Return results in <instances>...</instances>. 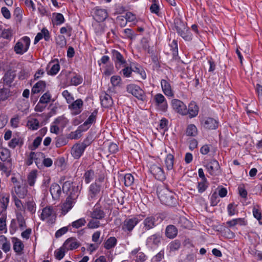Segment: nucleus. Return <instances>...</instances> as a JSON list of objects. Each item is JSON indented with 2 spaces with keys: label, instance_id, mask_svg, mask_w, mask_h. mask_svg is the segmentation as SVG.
I'll return each instance as SVG.
<instances>
[{
  "label": "nucleus",
  "instance_id": "nucleus-1",
  "mask_svg": "<svg viewBox=\"0 0 262 262\" xmlns=\"http://www.w3.org/2000/svg\"><path fill=\"white\" fill-rule=\"evenodd\" d=\"M63 191L67 193L69 192V195L66 199L65 202L62 204V211L65 213L69 212L74 206L75 200L78 196L79 192L77 188H73L71 183L65 182L62 186Z\"/></svg>",
  "mask_w": 262,
  "mask_h": 262
},
{
  "label": "nucleus",
  "instance_id": "nucleus-2",
  "mask_svg": "<svg viewBox=\"0 0 262 262\" xmlns=\"http://www.w3.org/2000/svg\"><path fill=\"white\" fill-rule=\"evenodd\" d=\"M158 196L161 203L165 205L172 207L177 203L175 194L167 188H164L158 191Z\"/></svg>",
  "mask_w": 262,
  "mask_h": 262
},
{
  "label": "nucleus",
  "instance_id": "nucleus-3",
  "mask_svg": "<svg viewBox=\"0 0 262 262\" xmlns=\"http://www.w3.org/2000/svg\"><path fill=\"white\" fill-rule=\"evenodd\" d=\"M160 216L157 214H150L146 216L140 225L142 233H144L154 229L160 222Z\"/></svg>",
  "mask_w": 262,
  "mask_h": 262
},
{
  "label": "nucleus",
  "instance_id": "nucleus-4",
  "mask_svg": "<svg viewBox=\"0 0 262 262\" xmlns=\"http://www.w3.org/2000/svg\"><path fill=\"white\" fill-rule=\"evenodd\" d=\"M126 92L136 97L138 100L146 101L147 96L145 91L138 85L130 83L126 85Z\"/></svg>",
  "mask_w": 262,
  "mask_h": 262
},
{
  "label": "nucleus",
  "instance_id": "nucleus-5",
  "mask_svg": "<svg viewBox=\"0 0 262 262\" xmlns=\"http://www.w3.org/2000/svg\"><path fill=\"white\" fill-rule=\"evenodd\" d=\"M31 40L28 36H23L16 42L13 47L15 53L19 55H22L26 53L30 47Z\"/></svg>",
  "mask_w": 262,
  "mask_h": 262
},
{
  "label": "nucleus",
  "instance_id": "nucleus-6",
  "mask_svg": "<svg viewBox=\"0 0 262 262\" xmlns=\"http://www.w3.org/2000/svg\"><path fill=\"white\" fill-rule=\"evenodd\" d=\"M142 215L133 216L127 217L123 221L121 225L122 230L125 232L128 233L132 232L135 226L142 220Z\"/></svg>",
  "mask_w": 262,
  "mask_h": 262
},
{
  "label": "nucleus",
  "instance_id": "nucleus-7",
  "mask_svg": "<svg viewBox=\"0 0 262 262\" xmlns=\"http://www.w3.org/2000/svg\"><path fill=\"white\" fill-rule=\"evenodd\" d=\"M40 218L42 221H46L48 224L54 223L56 219V214L53 207L48 206L43 208Z\"/></svg>",
  "mask_w": 262,
  "mask_h": 262
},
{
  "label": "nucleus",
  "instance_id": "nucleus-8",
  "mask_svg": "<svg viewBox=\"0 0 262 262\" xmlns=\"http://www.w3.org/2000/svg\"><path fill=\"white\" fill-rule=\"evenodd\" d=\"M90 144L88 139H86L81 143L74 144L71 149V154L74 159H79L83 154L86 147Z\"/></svg>",
  "mask_w": 262,
  "mask_h": 262
},
{
  "label": "nucleus",
  "instance_id": "nucleus-9",
  "mask_svg": "<svg viewBox=\"0 0 262 262\" xmlns=\"http://www.w3.org/2000/svg\"><path fill=\"white\" fill-rule=\"evenodd\" d=\"M154 102L156 109L159 111L162 112L167 111L168 108L167 101L162 94L158 93L154 96Z\"/></svg>",
  "mask_w": 262,
  "mask_h": 262
},
{
  "label": "nucleus",
  "instance_id": "nucleus-10",
  "mask_svg": "<svg viewBox=\"0 0 262 262\" xmlns=\"http://www.w3.org/2000/svg\"><path fill=\"white\" fill-rule=\"evenodd\" d=\"M149 170L156 179L162 181L166 179L165 173L161 166L156 164H151Z\"/></svg>",
  "mask_w": 262,
  "mask_h": 262
},
{
  "label": "nucleus",
  "instance_id": "nucleus-11",
  "mask_svg": "<svg viewBox=\"0 0 262 262\" xmlns=\"http://www.w3.org/2000/svg\"><path fill=\"white\" fill-rule=\"evenodd\" d=\"M112 54V58L114 62L116 69H120L125 66V64L126 63V60L119 51L113 50Z\"/></svg>",
  "mask_w": 262,
  "mask_h": 262
},
{
  "label": "nucleus",
  "instance_id": "nucleus-12",
  "mask_svg": "<svg viewBox=\"0 0 262 262\" xmlns=\"http://www.w3.org/2000/svg\"><path fill=\"white\" fill-rule=\"evenodd\" d=\"M171 107L177 113L185 116L187 115V108L186 105L181 100L174 99L171 101Z\"/></svg>",
  "mask_w": 262,
  "mask_h": 262
},
{
  "label": "nucleus",
  "instance_id": "nucleus-13",
  "mask_svg": "<svg viewBox=\"0 0 262 262\" xmlns=\"http://www.w3.org/2000/svg\"><path fill=\"white\" fill-rule=\"evenodd\" d=\"M161 236L159 233H156L148 236L146 240V246L149 249L157 248L160 245Z\"/></svg>",
  "mask_w": 262,
  "mask_h": 262
},
{
  "label": "nucleus",
  "instance_id": "nucleus-14",
  "mask_svg": "<svg viewBox=\"0 0 262 262\" xmlns=\"http://www.w3.org/2000/svg\"><path fill=\"white\" fill-rule=\"evenodd\" d=\"M129 258L135 262H144L147 256L141 251V248L138 247L133 249L129 253Z\"/></svg>",
  "mask_w": 262,
  "mask_h": 262
},
{
  "label": "nucleus",
  "instance_id": "nucleus-15",
  "mask_svg": "<svg viewBox=\"0 0 262 262\" xmlns=\"http://www.w3.org/2000/svg\"><path fill=\"white\" fill-rule=\"evenodd\" d=\"M205 167L211 176H218L221 172L219 163L216 160H211L206 164Z\"/></svg>",
  "mask_w": 262,
  "mask_h": 262
},
{
  "label": "nucleus",
  "instance_id": "nucleus-16",
  "mask_svg": "<svg viewBox=\"0 0 262 262\" xmlns=\"http://www.w3.org/2000/svg\"><path fill=\"white\" fill-rule=\"evenodd\" d=\"M97 182L91 184L89 188L88 199L92 201L97 198L100 191L103 189Z\"/></svg>",
  "mask_w": 262,
  "mask_h": 262
},
{
  "label": "nucleus",
  "instance_id": "nucleus-17",
  "mask_svg": "<svg viewBox=\"0 0 262 262\" xmlns=\"http://www.w3.org/2000/svg\"><path fill=\"white\" fill-rule=\"evenodd\" d=\"M83 104L82 100L80 99H78L70 103L69 105V108L71 110L73 115H77L81 112Z\"/></svg>",
  "mask_w": 262,
  "mask_h": 262
},
{
  "label": "nucleus",
  "instance_id": "nucleus-18",
  "mask_svg": "<svg viewBox=\"0 0 262 262\" xmlns=\"http://www.w3.org/2000/svg\"><path fill=\"white\" fill-rule=\"evenodd\" d=\"M66 123V119L63 117H59L52 123L50 127V132L52 133L58 134L60 127H63Z\"/></svg>",
  "mask_w": 262,
  "mask_h": 262
},
{
  "label": "nucleus",
  "instance_id": "nucleus-19",
  "mask_svg": "<svg viewBox=\"0 0 262 262\" xmlns=\"http://www.w3.org/2000/svg\"><path fill=\"white\" fill-rule=\"evenodd\" d=\"M161 86L163 93L167 97H173L174 92L169 80L162 79Z\"/></svg>",
  "mask_w": 262,
  "mask_h": 262
},
{
  "label": "nucleus",
  "instance_id": "nucleus-20",
  "mask_svg": "<svg viewBox=\"0 0 262 262\" xmlns=\"http://www.w3.org/2000/svg\"><path fill=\"white\" fill-rule=\"evenodd\" d=\"M203 126L208 129H215L219 126V122L212 118H206L202 122Z\"/></svg>",
  "mask_w": 262,
  "mask_h": 262
},
{
  "label": "nucleus",
  "instance_id": "nucleus-21",
  "mask_svg": "<svg viewBox=\"0 0 262 262\" xmlns=\"http://www.w3.org/2000/svg\"><path fill=\"white\" fill-rule=\"evenodd\" d=\"M12 169V160H9L6 162H0V171L2 174H5L7 177H9L11 172Z\"/></svg>",
  "mask_w": 262,
  "mask_h": 262
},
{
  "label": "nucleus",
  "instance_id": "nucleus-22",
  "mask_svg": "<svg viewBox=\"0 0 262 262\" xmlns=\"http://www.w3.org/2000/svg\"><path fill=\"white\" fill-rule=\"evenodd\" d=\"M11 239L13 243V250L15 252L18 254L22 253L25 247L23 242L16 237H13Z\"/></svg>",
  "mask_w": 262,
  "mask_h": 262
},
{
  "label": "nucleus",
  "instance_id": "nucleus-23",
  "mask_svg": "<svg viewBox=\"0 0 262 262\" xmlns=\"http://www.w3.org/2000/svg\"><path fill=\"white\" fill-rule=\"evenodd\" d=\"M108 17V13L106 10L99 8H96L95 12V20L103 21Z\"/></svg>",
  "mask_w": 262,
  "mask_h": 262
},
{
  "label": "nucleus",
  "instance_id": "nucleus-24",
  "mask_svg": "<svg viewBox=\"0 0 262 262\" xmlns=\"http://www.w3.org/2000/svg\"><path fill=\"white\" fill-rule=\"evenodd\" d=\"M64 247L68 251L72 250L77 248L80 244L77 239L73 238L67 239L63 244Z\"/></svg>",
  "mask_w": 262,
  "mask_h": 262
},
{
  "label": "nucleus",
  "instance_id": "nucleus-25",
  "mask_svg": "<svg viewBox=\"0 0 262 262\" xmlns=\"http://www.w3.org/2000/svg\"><path fill=\"white\" fill-rule=\"evenodd\" d=\"M177 33L185 40L189 41L192 39V35L189 29L183 26V28L177 27Z\"/></svg>",
  "mask_w": 262,
  "mask_h": 262
},
{
  "label": "nucleus",
  "instance_id": "nucleus-26",
  "mask_svg": "<svg viewBox=\"0 0 262 262\" xmlns=\"http://www.w3.org/2000/svg\"><path fill=\"white\" fill-rule=\"evenodd\" d=\"M43 38L46 41H49L50 38L49 32L45 28H43L40 32L37 34L34 39V43L36 44Z\"/></svg>",
  "mask_w": 262,
  "mask_h": 262
},
{
  "label": "nucleus",
  "instance_id": "nucleus-27",
  "mask_svg": "<svg viewBox=\"0 0 262 262\" xmlns=\"http://www.w3.org/2000/svg\"><path fill=\"white\" fill-rule=\"evenodd\" d=\"M50 191L54 200L58 199L61 193V188L57 183H53L52 184Z\"/></svg>",
  "mask_w": 262,
  "mask_h": 262
},
{
  "label": "nucleus",
  "instance_id": "nucleus-28",
  "mask_svg": "<svg viewBox=\"0 0 262 262\" xmlns=\"http://www.w3.org/2000/svg\"><path fill=\"white\" fill-rule=\"evenodd\" d=\"M95 119L96 114H95V113H93L88 117L87 120L79 126V128H80L82 131L86 130L90 127L92 124L95 121Z\"/></svg>",
  "mask_w": 262,
  "mask_h": 262
},
{
  "label": "nucleus",
  "instance_id": "nucleus-29",
  "mask_svg": "<svg viewBox=\"0 0 262 262\" xmlns=\"http://www.w3.org/2000/svg\"><path fill=\"white\" fill-rule=\"evenodd\" d=\"M0 248L5 253L8 252L11 249L10 241L3 235H0Z\"/></svg>",
  "mask_w": 262,
  "mask_h": 262
},
{
  "label": "nucleus",
  "instance_id": "nucleus-30",
  "mask_svg": "<svg viewBox=\"0 0 262 262\" xmlns=\"http://www.w3.org/2000/svg\"><path fill=\"white\" fill-rule=\"evenodd\" d=\"M248 224V222L245 218H237L234 219L230 221L227 222V225L229 227H232L236 225L239 226H246Z\"/></svg>",
  "mask_w": 262,
  "mask_h": 262
},
{
  "label": "nucleus",
  "instance_id": "nucleus-31",
  "mask_svg": "<svg viewBox=\"0 0 262 262\" xmlns=\"http://www.w3.org/2000/svg\"><path fill=\"white\" fill-rule=\"evenodd\" d=\"M100 100L102 106L105 108H108L113 104L111 96L106 93L100 96Z\"/></svg>",
  "mask_w": 262,
  "mask_h": 262
},
{
  "label": "nucleus",
  "instance_id": "nucleus-32",
  "mask_svg": "<svg viewBox=\"0 0 262 262\" xmlns=\"http://www.w3.org/2000/svg\"><path fill=\"white\" fill-rule=\"evenodd\" d=\"M102 22L95 20L92 24L93 28L97 35H101L104 32L105 25Z\"/></svg>",
  "mask_w": 262,
  "mask_h": 262
},
{
  "label": "nucleus",
  "instance_id": "nucleus-33",
  "mask_svg": "<svg viewBox=\"0 0 262 262\" xmlns=\"http://www.w3.org/2000/svg\"><path fill=\"white\" fill-rule=\"evenodd\" d=\"M14 188L15 193L19 198L24 199L27 195L28 190L25 186L16 185L14 187Z\"/></svg>",
  "mask_w": 262,
  "mask_h": 262
},
{
  "label": "nucleus",
  "instance_id": "nucleus-34",
  "mask_svg": "<svg viewBox=\"0 0 262 262\" xmlns=\"http://www.w3.org/2000/svg\"><path fill=\"white\" fill-rule=\"evenodd\" d=\"M187 114L189 115V117L190 118L196 117L199 113V107L196 104L191 101L188 105V108L187 109Z\"/></svg>",
  "mask_w": 262,
  "mask_h": 262
},
{
  "label": "nucleus",
  "instance_id": "nucleus-35",
  "mask_svg": "<svg viewBox=\"0 0 262 262\" xmlns=\"http://www.w3.org/2000/svg\"><path fill=\"white\" fill-rule=\"evenodd\" d=\"M105 215L104 211L98 206H95L91 213L92 218L96 220L102 219Z\"/></svg>",
  "mask_w": 262,
  "mask_h": 262
},
{
  "label": "nucleus",
  "instance_id": "nucleus-36",
  "mask_svg": "<svg viewBox=\"0 0 262 262\" xmlns=\"http://www.w3.org/2000/svg\"><path fill=\"white\" fill-rule=\"evenodd\" d=\"M24 143L23 139L19 137H13L9 142L8 146L10 148L14 149L17 146L21 147Z\"/></svg>",
  "mask_w": 262,
  "mask_h": 262
},
{
  "label": "nucleus",
  "instance_id": "nucleus-37",
  "mask_svg": "<svg viewBox=\"0 0 262 262\" xmlns=\"http://www.w3.org/2000/svg\"><path fill=\"white\" fill-rule=\"evenodd\" d=\"M46 86V82L43 81H39L36 83L32 88V93L37 94L43 92Z\"/></svg>",
  "mask_w": 262,
  "mask_h": 262
},
{
  "label": "nucleus",
  "instance_id": "nucleus-38",
  "mask_svg": "<svg viewBox=\"0 0 262 262\" xmlns=\"http://www.w3.org/2000/svg\"><path fill=\"white\" fill-rule=\"evenodd\" d=\"M64 18L61 13H54L53 14L52 22L54 25H60L64 22Z\"/></svg>",
  "mask_w": 262,
  "mask_h": 262
},
{
  "label": "nucleus",
  "instance_id": "nucleus-39",
  "mask_svg": "<svg viewBox=\"0 0 262 262\" xmlns=\"http://www.w3.org/2000/svg\"><path fill=\"white\" fill-rule=\"evenodd\" d=\"M16 217L18 227L21 230H24L27 227L24 217L20 212H18L16 213Z\"/></svg>",
  "mask_w": 262,
  "mask_h": 262
},
{
  "label": "nucleus",
  "instance_id": "nucleus-40",
  "mask_svg": "<svg viewBox=\"0 0 262 262\" xmlns=\"http://www.w3.org/2000/svg\"><path fill=\"white\" fill-rule=\"evenodd\" d=\"M9 194L0 195V207L2 208V210H6L9 203Z\"/></svg>",
  "mask_w": 262,
  "mask_h": 262
},
{
  "label": "nucleus",
  "instance_id": "nucleus-41",
  "mask_svg": "<svg viewBox=\"0 0 262 262\" xmlns=\"http://www.w3.org/2000/svg\"><path fill=\"white\" fill-rule=\"evenodd\" d=\"M178 233L177 228L173 225H169L166 227L165 231L166 236L169 238H173Z\"/></svg>",
  "mask_w": 262,
  "mask_h": 262
},
{
  "label": "nucleus",
  "instance_id": "nucleus-42",
  "mask_svg": "<svg viewBox=\"0 0 262 262\" xmlns=\"http://www.w3.org/2000/svg\"><path fill=\"white\" fill-rule=\"evenodd\" d=\"M117 238L114 236H111L107 239L104 243V247L106 249L109 250L115 247L117 245Z\"/></svg>",
  "mask_w": 262,
  "mask_h": 262
},
{
  "label": "nucleus",
  "instance_id": "nucleus-43",
  "mask_svg": "<svg viewBox=\"0 0 262 262\" xmlns=\"http://www.w3.org/2000/svg\"><path fill=\"white\" fill-rule=\"evenodd\" d=\"M28 127L32 130H37L39 127V122L37 119L30 117L27 121Z\"/></svg>",
  "mask_w": 262,
  "mask_h": 262
},
{
  "label": "nucleus",
  "instance_id": "nucleus-44",
  "mask_svg": "<svg viewBox=\"0 0 262 262\" xmlns=\"http://www.w3.org/2000/svg\"><path fill=\"white\" fill-rule=\"evenodd\" d=\"M37 177V171L36 170H32L27 177V182L30 186H33L36 182Z\"/></svg>",
  "mask_w": 262,
  "mask_h": 262
},
{
  "label": "nucleus",
  "instance_id": "nucleus-45",
  "mask_svg": "<svg viewBox=\"0 0 262 262\" xmlns=\"http://www.w3.org/2000/svg\"><path fill=\"white\" fill-rule=\"evenodd\" d=\"M24 208L31 214H34L36 210V205L33 200H29L26 202Z\"/></svg>",
  "mask_w": 262,
  "mask_h": 262
},
{
  "label": "nucleus",
  "instance_id": "nucleus-46",
  "mask_svg": "<svg viewBox=\"0 0 262 262\" xmlns=\"http://www.w3.org/2000/svg\"><path fill=\"white\" fill-rule=\"evenodd\" d=\"M174 156L170 154L167 155L165 159V167L168 170H170L173 167Z\"/></svg>",
  "mask_w": 262,
  "mask_h": 262
},
{
  "label": "nucleus",
  "instance_id": "nucleus-47",
  "mask_svg": "<svg viewBox=\"0 0 262 262\" xmlns=\"http://www.w3.org/2000/svg\"><path fill=\"white\" fill-rule=\"evenodd\" d=\"M198 134V129L195 125L189 124L186 128V135L187 136L195 137Z\"/></svg>",
  "mask_w": 262,
  "mask_h": 262
},
{
  "label": "nucleus",
  "instance_id": "nucleus-48",
  "mask_svg": "<svg viewBox=\"0 0 262 262\" xmlns=\"http://www.w3.org/2000/svg\"><path fill=\"white\" fill-rule=\"evenodd\" d=\"M0 159L3 162H6L9 160H11L10 158V151L7 148H1Z\"/></svg>",
  "mask_w": 262,
  "mask_h": 262
},
{
  "label": "nucleus",
  "instance_id": "nucleus-49",
  "mask_svg": "<svg viewBox=\"0 0 262 262\" xmlns=\"http://www.w3.org/2000/svg\"><path fill=\"white\" fill-rule=\"evenodd\" d=\"M66 252H67V250L62 245L54 251L55 257L58 260H61L64 256Z\"/></svg>",
  "mask_w": 262,
  "mask_h": 262
},
{
  "label": "nucleus",
  "instance_id": "nucleus-50",
  "mask_svg": "<svg viewBox=\"0 0 262 262\" xmlns=\"http://www.w3.org/2000/svg\"><path fill=\"white\" fill-rule=\"evenodd\" d=\"M95 177V172L93 170H88L85 171L83 178L86 184L90 183Z\"/></svg>",
  "mask_w": 262,
  "mask_h": 262
},
{
  "label": "nucleus",
  "instance_id": "nucleus-51",
  "mask_svg": "<svg viewBox=\"0 0 262 262\" xmlns=\"http://www.w3.org/2000/svg\"><path fill=\"white\" fill-rule=\"evenodd\" d=\"M151 5L150 7V11L152 13L158 14L160 11V5L159 0H151Z\"/></svg>",
  "mask_w": 262,
  "mask_h": 262
},
{
  "label": "nucleus",
  "instance_id": "nucleus-52",
  "mask_svg": "<svg viewBox=\"0 0 262 262\" xmlns=\"http://www.w3.org/2000/svg\"><path fill=\"white\" fill-rule=\"evenodd\" d=\"M208 186L209 184L207 180H201V182L198 183L197 189L198 192L200 193H202L207 189Z\"/></svg>",
  "mask_w": 262,
  "mask_h": 262
},
{
  "label": "nucleus",
  "instance_id": "nucleus-53",
  "mask_svg": "<svg viewBox=\"0 0 262 262\" xmlns=\"http://www.w3.org/2000/svg\"><path fill=\"white\" fill-rule=\"evenodd\" d=\"M13 31L11 28L6 29L3 30L1 37L4 39L10 40L13 36Z\"/></svg>",
  "mask_w": 262,
  "mask_h": 262
},
{
  "label": "nucleus",
  "instance_id": "nucleus-54",
  "mask_svg": "<svg viewBox=\"0 0 262 262\" xmlns=\"http://www.w3.org/2000/svg\"><path fill=\"white\" fill-rule=\"evenodd\" d=\"M124 185L126 187L132 185L134 182V177L130 173L125 174L124 176Z\"/></svg>",
  "mask_w": 262,
  "mask_h": 262
},
{
  "label": "nucleus",
  "instance_id": "nucleus-55",
  "mask_svg": "<svg viewBox=\"0 0 262 262\" xmlns=\"http://www.w3.org/2000/svg\"><path fill=\"white\" fill-rule=\"evenodd\" d=\"M86 222L84 218L79 219L71 223V226L76 229H78L85 225Z\"/></svg>",
  "mask_w": 262,
  "mask_h": 262
},
{
  "label": "nucleus",
  "instance_id": "nucleus-56",
  "mask_svg": "<svg viewBox=\"0 0 262 262\" xmlns=\"http://www.w3.org/2000/svg\"><path fill=\"white\" fill-rule=\"evenodd\" d=\"M6 218V216H3L0 217V232L2 233H6L7 232Z\"/></svg>",
  "mask_w": 262,
  "mask_h": 262
},
{
  "label": "nucleus",
  "instance_id": "nucleus-57",
  "mask_svg": "<svg viewBox=\"0 0 262 262\" xmlns=\"http://www.w3.org/2000/svg\"><path fill=\"white\" fill-rule=\"evenodd\" d=\"M17 230V223L16 219H12L9 226V232L11 235H13Z\"/></svg>",
  "mask_w": 262,
  "mask_h": 262
},
{
  "label": "nucleus",
  "instance_id": "nucleus-58",
  "mask_svg": "<svg viewBox=\"0 0 262 262\" xmlns=\"http://www.w3.org/2000/svg\"><path fill=\"white\" fill-rule=\"evenodd\" d=\"M121 78L118 75H114L111 78V83L114 87L119 86L121 84Z\"/></svg>",
  "mask_w": 262,
  "mask_h": 262
},
{
  "label": "nucleus",
  "instance_id": "nucleus-59",
  "mask_svg": "<svg viewBox=\"0 0 262 262\" xmlns=\"http://www.w3.org/2000/svg\"><path fill=\"white\" fill-rule=\"evenodd\" d=\"M252 213L254 217L257 219L259 224H262V216L260 210L254 207L252 210Z\"/></svg>",
  "mask_w": 262,
  "mask_h": 262
},
{
  "label": "nucleus",
  "instance_id": "nucleus-60",
  "mask_svg": "<svg viewBox=\"0 0 262 262\" xmlns=\"http://www.w3.org/2000/svg\"><path fill=\"white\" fill-rule=\"evenodd\" d=\"M83 81L82 77L80 75H76L71 79V84L73 85H78L82 83Z\"/></svg>",
  "mask_w": 262,
  "mask_h": 262
},
{
  "label": "nucleus",
  "instance_id": "nucleus-61",
  "mask_svg": "<svg viewBox=\"0 0 262 262\" xmlns=\"http://www.w3.org/2000/svg\"><path fill=\"white\" fill-rule=\"evenodd\" d=\"M51 99V95L49 92L45 93L39 99V102L43 104H46L49 103Z\"/></svg>",
  "mask_w": 262,
  "mask_h": 262
},
{
  "label": "nucleus",
  "instance_id": "nucleus-62",
  "mask_svg": "<svg viewBox=\"0 0 262 262\" xmlns=\"http://www.w3.org/2000/svg\"><path fill=\"white\" fill-rule=\"evenodd\" d=\"M62 95L65 98L68 103H72L74 100L72 95L68 90H64L62 93Z\"/></svg>",
  "mask_w": 262,
  "mask_h": 262
},
{
  "label": "nucleus",
  "instance_id": "nucleus-63",
  "mask_svg": "<svg viewBox=\"0 0 262 262\" xmlns=\"http://www.w3.org/2000/svg\"><path fill=\"white\" fill-rule=\"evenodd\" d=\"M56 44L60 48H62L67 45V40L63 36H58L56 38Z\"/></svg>",
  "mask_w": 262,
  "mask_h": 262
},
{
  "label": "nucleus",
  "instance_id": "nucleus-64",
  "mask_svg": "<svg viewBox=\"0 0 262 262\" xmlns=\"http://www.w3.org/2000/svg\"><path fill=\"white\" fill-rule=\"evenodd\" d=\"M100 226V223L99 221L93 219L91 220L87 224V227L89 229H96Z\"/></svg>",
  "mask_w": 262,
  "mask_h": 262
}]
</instances>
